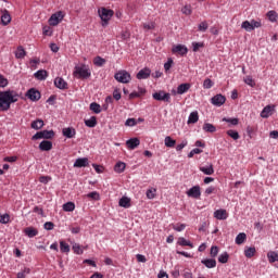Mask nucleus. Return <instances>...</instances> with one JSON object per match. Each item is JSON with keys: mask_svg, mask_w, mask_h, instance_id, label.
Wrapping results in <instances>:
<instances>
[{"mask_svg": "<svg viewBox=\"0 0 278 278\" xmlns=\"http://www.w3.org/2000/svg\"><path fill=\"white\" fill-rule=\"evenodd\" d=\"M21 96L14 90L0 91V112H8L12 103H16Z\"/></svg>", "mask_w": 278, "mask_h": 278, "instance_id": "obj_1", "label": "nucleus"}, {"mask_svg": "<svg viewBox=\"0 0 278 278\" xmlns=\"http://www.w3.org/2000/svg\"><path fill=\"white\" fill-rule=\"evenodd\" d=\"M73 75L76 77V79H89V77L92 75V72L88 65L81 64L75 66Z\"/></svg>", "mask_w": 278, "mask_h": 278, "instance_id": "obj_2", "label": "nucleus"}, {"mask_svg": "<svg viewBox=\"0 0 278 278\" xmlns=\"http://www.w3.org/2000/svg\"><path fill=\"white\" fill-rule=\"evenodd\" d=\"M262 27V21H244L241 24V29H244L245 31H253L254 29H260Z\"/></svg>", "mask_w": 278, "mask_h": 278, "instance_id": "obj_3", "label": "nucleus"}, {"mask_svg": "<svg viewBox=\"0 0 278 278\" xmlns=\"http://www.w3.org/2000/svg\"><path fill=\"white\" fill-rule=\"evenodd\" d=\"M55 137V132L53 130H41L36 132L33 137L31 140H52V138Z\"/></svg>", "mask_w": 278, "mask_h": 278, "instance_id": "obj_4", "label": "nucleus"}, {"mask_svg": "<svg viewBox=\"0 0 278 278\" xmlns=\"http://www.w3.org/2000/svg\"><path fill=\"white\" fill-rule=\"evenodd\" d=\"M114 78L119 84H129V81H131V74H129L125 70H121L117 73H115Z\"/></svg>", "mask_w": 278, "mask_h": 278, "instance_id": "obj_5", "label": "nucleus"}, {"mask_svg": "<svg viewBox=\"0 0 278 278\" xmlns=\"http://www.w3.org/2000/svg\"><path fill=\"white\" fill-rule=\"evenodd\" d=\"M152 98L155 101H164L165 103H170V93H166L165 91L161 90L159 92H154Z\"/></svg>", "mask_w": 278, "mask_h": 278, "instance_id": "obj_6", "label": "nucleus"}, {"mask_svg": "<svg viewBox=\"0 0 278 278\" xmlns=\"http://www.w3.org/2000/svg\"><path fill=\"white\" fill-rule=\"evenodd\" d=\"M99 16L101 18V21H103V23H108V21H110V18H112V16H114V11L110 10V9H105L102 8L99 10Z\"/></svg>", "mask_w": 278, "mask_h": 278, "instance_id": "obj_7", "label": "nucleus"}, {"mask_svg": "<svg viewBox=\"0 0 278 278\" xmlns=\"http://www.w3.org/2000/svg\"><path fill=\"white\" fill-rule=\"evenodd\" d=\"M62 18H64V14H62V11H59L50 16L49 25L55 27L60 25V21H62Z\"/></svg>", "mask_w": 278, "mask_h": 278, "instance_id": "obj_8", "label": "nucleus"}, {"mask_svg": "<svg viewBox=\"0 0 278 278\" xmlns=\"http://www.w3.org/2000/svg\"><path fill=\"white\" fill-rule=\"evenodd\" d=\"M26 97L27 99H29L30 101H40V91L31 88L26 92Z\"/></svg>", "mask_w": 278, "mask_h": 278, "instance_id": "obj_9", "label": "nucleus"}, {"mask_svg": "<svg viewBox=\"0 0 278 278\" xmlns=\"http://www.w3.org/2000/svg\"><path fill=\"white\" fill-rule=\"evenodd\" d=\"M187 197H191V199H199L201 197V187L194 186L187 191Z\"/></svg>", "mask_w": 278, "mask_h": 278, "instance_id": "obj_10", "label": "nucleus"}, {"mask_svg": "<svg viewBox=\"0 0 278 278\" xmlns=\"http://www.w3.org/2000/svg\"><path fill=\"white\" fill-rule=\"evenodd\" d=\"M226 101H227V98H225V96L223 94H216L211 100L213 105H216L217 108H220V105H224Z\"/></svg>", "mask_w": 278, "mask_h": 278, "instance_id": "obj_11", "label": "nucleus"}, {"mask_svg": "<svg viewBox=\"0 0 278 278\" xmlns=\"http://www.w3.org/2000/svg\"><path fill=\"white\" fill-rule=\"evenodd\" d=\"M214 217L217 218V220H227L229 213H227V210L219 208L214 212Z\"/></svg>", "mask_w": 278, "mask_h": 278, "instance_id": "obj_12", "label": "nucleus"}, {"mask_svg": "<svg viewBox=\"0 0 278 278\" xmlns=\"http://www.w3.org/2000/svg\"><path fill=\"white\" fill-rule=\"evenodd\" d=\"M54 86L60 90H68V83H66L62 77H56L54 79Z\"/></svg>", "mask_w": 278, "mask_h": 278, "instance_id": "obj_13", "label": "nucleus"}, {"mask_svg": "<svg viewBox=\"0 0 278 278\" xmlns=\"http://www.w3.org/2000/svg\"><path fill=\"white\" fill-rule=\"evenodd\" d=\"M126 147L130 151H134V149H138L140 147V139L138 138H130L126 141Z\"/></svg>", "mask_w": 278, "mask_h": 278, "instance_id": "obj_14", "label": "nucleus"}, {"mask_svg": "<svg viewBox=\"0 0 278 278\" xmlns=\"http://www.w3.org/2000/svg\"><path fill=\"white\" fill-rule=\"evenodd\" d=\"M173 53H178V55H187L188 54V48L184 45H177L174 46L172 49Z\"/></svg>", "mask_w": 278, "mask_h": 278, "instance_id": "obj_15", "label": "nucleus"}, {"mask_svg": "<svg viewBox=\"0 0 278 278\" xmlns=\"http://www.w3.org/2000/svg\"><path fill=\"white\" fill-rule=\"evenodd\" d=\"M273 112H275L274 105L265 106L261 112V118H268L269 116H273Z\"/></svg>", "mask_w": 278, "mask_h": 278, "instance_id": "obj_16", "label": "nucleus"}, {"mask_svg": "<svg viewBox=\"0 0 278 278\" xmlns=\"http://www.w3.org/2000/svg\"><path fill=\"white\" fill-rule=\"evenodd\" d=\"M151 77V70L149 67H144L139 71L137 74V79H149Z\"/></svg>", "mask_w": 278, "mask_h": 278, "instance_id": "obj_17", "label": "nucleus"}, {"mask_svg": "<svg viewBox=\"0 0 278 278\" xmlns=\"http://www.w3.org/2000/svg\"><path fill=\"white\" fill-rule=\"evenodd\" d=\"M86 166H88L87 157L77 159L74 163V168H86Z\"/></svg>", "mask_w": 278, "mask_h": 278, "instance_id": "obj_18", "label": "nucleus"}, {"mask_svg": "<svg viewBox=\"0 0 278 278\" xmlns=\"http://www.w3.org/2000/svg\"><path fill=\"white\" fill-rule=\"evenodd\" d=\"M39 149L40 151H51V149H53V142L49 140H43L40 142Z\"/></svg>", "mask_w": 278, "mask_h": 278, "instance_id": "obj_19", "label": "nucleus"}, {"mask_svg": "<svg viewBox=\"0 0 278 278\" xmlns=\"http://www.w3.org/2000/svg\"><path fill=\"white\" fill-rule=\"evenodd\" d=\"M24 233L25 236H27L28 238H36V236H38V229L34 228V227H26L24 229Z\"/></svg>", "mask_w": 278, "mask_h": 278, "instance_id": "obj_20", "label": "nucleus"}, {"mask_svg": "<svg viewBox=\"0 0 278 278\" xmlns=\"http://www.w3.org/2000/svg\"><path fill=\"white\" fill-rule=\"evenodd\" d=\"M190 88H191V85L188 83L180 84L177 87V94H186V92H188V90H190Z\"/></svg>", "mask_w": 278, "mask_h": 278, "instance_id": "obj_21", "label": "nucleus"}, {"mask_svg": "<svg viewBox=\"0 0 278 278\" xmlns=\"http://www.w3.org/2000/svg\"><path fill=\"white\" fill-rule=\"evenodd\" d=\"M62 134L65 138H75V135L77 134L75 128H63Z\"/></svg>", "mask_w": 278, "mask_h": 278, "instance_id": "obj_22", "label": "nucleus"}, {"mask_svg": "<svg viewBox=\"0 0 278 278\" xmlns=\"http://www.w3.org/2000/svg\"><path fill=\"white\" fill-rule=\"evenodd\" d=\"M177 244H179V247H189L190 249H194V244L189 240H186L184 237L178 238Z\"/></svg>", "mask_w": 278, "mask_h": 278, "instance_id": "obj_23", "label": "nucleus"}, {"mask_svg": "<svg viewBox=\"0 0 278 278\" xmlns=\"http://www.w3.org/2000/svg\"><path fill=\"white\" fill-rule=\"evenodd\" d=\"M194 123H199V112H191L188 118V125H194Z\"/></svg>", "mask_w": 278, "mask_h": 278, "instance_id": "obj_24", "label": "nucleus"}, {"mask_svg": "<svg viewBox=\"0 0 278 278\" xmlns=\"http://www.w3.org/2000/svg\"><path fill=\"white\" fill-rule=\"evenodd\" d=\"M48 73L45 70H39L35 73V78L39 79L40 81H43V79H47Z\"/></svg>", "mask_w": 278, "mask_h": 278, "instance_id": "obj_25", "label": "nucleus"}, {"mask_svg": "<svg viewBox=\"0 0 278 278\" xmlns=\"http://www.w3.org/2000/svg\"><path fill=\"white\" fill-rule=\"evenodd\" d=\"M25 55H27V52L25 51V49H23V46L17 47L15 51V58H17V60H23Z\"/></svg>", "mask_w": 278, "mask_h": 278, "instance_id": "obj_26", "label": "nucleus"}, {"mask_svg": "<svg viewBox=\"0 0 278 278\" xmlns=\"http://www.w3.org/2000/svg\"><path fill=\"white\" fill-rule=\"evenodd\" d=\"M199 169L204 175H212L214 173V165L210 164L208 166H201Z\"/></svg>", "mask_w": 278, "mask_h": 278, "instance_id": "obj_27", "label": "nucleus"}, {"mask_svg": "<svg viewBox=\"0 0 278 278\" xmlns=\"http://www.w3.org/2000/svg\"><path fill=\"white\" fill-rule=\"evenodd\" d=\"M267 258L269 264H275V262H278V253L275 251H270L267 253Z\"/></svg>", "mask_w": 278, "mask_h": 278, "instance_id": "obj_28", "label": "nucleus"}, {"mask_svg": "<svg viewBox=\"0 0 278 278\" xmlns=\"http://www.w3.org/2000/svg\"><path fill=\"white\" fill-rule=\"evenodd\" d=\"M202 264H204L206 268H216V260L214 258L202 260Z\"/></svg>", "mask_w": 278, "mask_h": 278, "instance_id": "obj_29", "label": "nucleus"}, {"mask_svg": "<svg viewBox=\"0 0 278 278\" xmlns=\"http://www.w3.org/2000/svg\"><path fill=\"white\" fill-rule=\"evenodd\" d=\"M119 206L125 208L131 207V200L127 197H123L119 200Z\"/></svg>", "mask_w": 278, "mask_h": 278, "instance_id": "obj_30", "label": "nucleus"}, {"mask_svg": "<svg viewBox=\"0 0 278 278\" xmlns=\"http://www.w3.org/2000/svg\"><path fill=\"white\" fill-rule=\"evenodd\" d=\"M11 21H12V16L8 11H5L1 16L2 25H10Z\"/></svg>", "mask_w": 278, "mask_h": 278, "instance_id": "obj_31", "label": "nucleus"}, {"mask_svg": "<svg viewBox=\"0 0 278 278\" xmlns=\"http://www.w3.org/2000/svg\"><path fill=\"white\" fill-rule=\"evenodd\" d=\"M31 129H42L45 127V122L42 119H37L31 122L30 124Z\"/></svg>", "mask_w": 278, "mask_h": 278, "instance_id": "obj_32", "label": "nucleus"}, {"mask_svg": "<svg viewBox=\"0 0 278 278\" xmlns=\"http://www.w3.org/2000/svg\"><path fill=\"white\" fill-rule=\"evenodd\" d=\"M267 18L270 21V23H277L278 14L277 11H269L267 12Z\"/></svg>", "mask_w": 278, "mask_h": 278, "instance_id": "obj_33", "label": "nucleus"}, {"mask_svg": "<svg viewBox=\"0 0 278 278\" xmlns=\"http://www.w3.org/2000/svg\"><path fill=\"white\" fill-rule=\"evenodd\" d=\"M126 166H127V165H126L125 163H123V162H117V163L115 164L114 170H115V173H125Z\"/></svg>", "mask_w": 278, "mask_h": 278, "instance_id": "obj_34", "label": "nucleus"}, {"mask_svg": "<svg viewBox=\"0 0 278 278\" xmlns=\"http://www.w3.org/2000/svg\"><path fill=\"white\" fill-rule=\"evenodd\" d=\"M236 244H244V242L247 241V233L241 232L236 237Z\"/></svg>", "mask_w": 278, "mask_h": 278, "instance_id": "obj_35", "label": "nucleus"}, {"mask_svg": "<svg viewBox=\"0 0 278 278\" xmlns=\"http://www.w3.org/2000/svg\"><path fill=\"white\" fill-rule=\"evenodd\" d=\"M203 130L207 131L208 134H214L216 131V126H214L213 124H210V123H205L203 125Z\"/></svg>", "mask_w": 278, "mask_h": 278, "instance_id": "obj_36", "label": "nucleus"}, {"mask_svg": "<svg viewBox=\"0 0 278 278\" xmlns=\"http://www.w3.org/2000/svg\"><path fill=\"white\" fill-rule=\"evenodd\" d=\"M61 253H71V245L65 241H60Z\"/></svg>", "mask_w": 278, "mask_h": 278, "instance_id": "obj_37", "label": "nucleus"}, {"mask_svg": "<svg viewBox=\"0 0 278 278\" xmlns=\"http://www.w3.org/2000/svg\"><path fill=\"white\" fill-rule=\"evenodd\" d=\"M90 110L91 112H93L94 114H101V104L93 102L90 104Z\"/></svg>", "mask_w": 278, "mask_h": 278, "instance_id": "obj_38", "label": "nucleus"}, {"mask_svg": "<svg viewBox=\"0 0 278 278\" xmlns=\"http://www.w3.org/2000/svg\"><path fill=\"white\" fill-rule=\"evenodd\" d=\"M85 125H86V127H91V128L97 127V117L92 116L89 119H86Z\"/></svg>", "mask_w": 278, "mask_h": 278, "instance_id": "obj_39", "label": "nucleus"}, {"mask_svg": "<svg viewBox=\"0 0 278 278\" xmlns=\"http://www.w3.org/2000/svg\"><path fill=\"white\" fill-rule=\"evenodd\" d=\"M63 211L64 212H75V203L66 202L65 204H63Z\"/></svg>", "mask_w": 278, "mask_h": 278, "instance_id": "obj_40", "label": "nucleus"}, {"mask_svg": "<svg viewBox=\"0 0 278 278\" xmlns=\"http://www.w3.org/2000/svg\"><path fill=\"white\" fill-rule=\"evenodd\" d=\"M255 253H256L255 248H247V249L244 250V255H245V257H248L249 260H251V257H253V256L255 255Z\"/></svg>", "mask_w": 278, "mask_h": 278, "instance_id": "obj_41", "label": "nucleus"}, {"mask_svg": "<svg viewBox=\"0 0 278 278\" xmlns=\"http://www.w3.org/2000/svg\"><path fill=\"white\" fill-rule=\"evenodd\" d=\"M175 144H177V141L175 139H172L169 136L165 137V147L173 149Z\"/></svg>", "mask_w": 278, "mask_h": 278, "instance_id": "obj_42", "label": "nucleus"}, {"mask_svg": "<svg viewBox=\"0 0 278 278\" xmlns=\"http://www.w3.org/2000/svg\"><path fill=\"white\" fill-rule=\"evenodd\" d=\"M72 250L76 255H84V250L81 249V245H79V243H74Z\"/></svg>", "mask_w": 278, "mask_h": 278, "instance_id": "obj_43", "label": "nucleus"}, {"mask_svg": "<svg viewBox=\"0 0 278 278\" xmlns=\"http://www.w3.org/2000/svg\"><path fill=\"white\" fill-rule=\"evenodd\" d=\"M219 264H227L229 262V254L227 252H224L218 256Z\"/></svg>", "mask_w": 278, "mask_h": 278, "instance_id": "obj_44", "label": "nucleus"}, {"mask_svg": "<svg viewBox=\"0 0 278 278\" xmlns=\"http://www.w3.org/2000/svg\"><path fill=\"white\" fill-rule=\"evenodd\" d=\"M227 136L232 138V140H240V134H238L236 130H227Z\"/></svg>", "mask_w": 278, "mask_h": 278, "instance_id": "obj_45", "label": "nucleus"}, {"mask_svg": "<svg viewBox=\"0 0 278 278\" xmlns=\"http://www.w3.org/2000/svg\"><path fill=\"white\" fill-rule=\"evenodd\" d=\"M243 81L244 84H247V86H250L251 88H255V80H253V77L245 76Z\"/></svg>", "mask_w": 278, "mask_h": 278, "instance_id": "obj_46", "label": "nucleus"}, {"mask_svg": "<svg viewBox=\"0 0 278 278\" xmlns=\"http://www.w3.org/2000/svg\"><path fill=\"white\" fill-rule=\"evenodd\" d=\"M93 64H94V66H103L105 64V59H103L101 56H96L93 59Z\"/></svg>", "mask_w": 278, "mask_h": 278, "instance_id": "obj_47", "label": "nucleus"}, {"mask_svg": "<svg viewBox=\"0 0 278 278\" xmlns=\"http://www.w3.org/2000/svg\"><path fill=\"white\" fill-rule=\"evenodd\" d=\"M156 192H157V189L155 188L148 189L146 193L147 199H155Z\"/></svg>", "mask_w": 278, "mask_h": 278, "instance_id": "obj_48", "label": "nucleus"}, {"mask_svg": "<svg viewBox=\"0 0 278 278\" xmlns=\"http://www.w3.org/2000/svg\"><path fill=\"white\" fill-rule=\"evenodd\" d=\"M29 273H31V269H29V267H25L22 271L17 274V278H26Z\"/></svg>", "mask_w": 278, "mask_h": 278, "instance_id": "obj_49", "label": "nucleus"}, {"mask_svg": "<svg viewBox=\"0 0 278 278\" xmlns=\"http://www.w3.org/2000/svg\"><path fill=\"white\" fill-rule=\"evenodd\" d=\"M0 223L1 225H8V223H10V214L5 213L0 215Z\"/></svg>", "mask_w": 278, "mask_h": 278, "instance_id": "obj_50", "label": "nucleus"}, {"mask_svg": "<svg viewBox=\"0 0 278 278\" xmlns=\"http://www.w3.org/2000/svg\"><path fill=\"white\" fill-rule=\"evenodd\" d=\"M193 52L197 53L200 49H203L205 47V43L203 42H192Z\"/></svg>", "mask_w": 278, "mask_h": 278, "instance_id": "obj_51", "label": "nucleus"}, {"mask_svg": "<svg viewBox=\"0 0 278 278\" xmlns=\"http://www.w3.org/2000/svg\"><path fill=\"white\" fill-rule=\"evenodd\" d=\"M223 122H224V123H230V125L236 126V125H238V124L240 123V119H238V118H227V117H224V118H223Z\"/></svg>", "mask_w": 278, "mask_h": 278, "instance_id": "obj_52", "label": "nucleus"}, {"mask_svg": "<svg viewBox=\"0 0 278 278\" xmlns=\"http://www.w3.org/2000/svg\"><path fill=\"white\" fill-rule=\"evenodd\" d=\"M87 199H92L93 201H99V199H100L99 192L92 191V192L88 193Z\"/></svg>", "mask_w": 278, "mask_h": 278, "instance_id": "obj_53", "label": "nucleus"}, {"mask_svg": "<svg viewBox=\"0 0 278 278\" xmlns=\"http://www.w3.org/2000/svg\"><path fill=\"white\" fill-rule=\"evenodd\" d=\"M182 14H186V16H190V14H192V7L190 5H185L181 9Z\"/></svg>", "mask_w": 278, "mask_h": 278, "instance_id": "obj_54", "label": "nucleus"}, {"mask_svg": "<svg viewBox=\"0 0 278 278\" xmlns=\"http://www.w3.org/2000/svg\"><path fill=\"white\" fill-rule=\"evenodd\" d=\"M212 86H214V83L212 81V79L206 78L203 83V88H205L206 90H210V88H212Z\"/></svg>", "mask_w": 278, "mask_h": 278, "instance_id": "obj_55", "label": "nucleus"}, {"mask_svg": "<svg viewBox=\"0 0 278 278\" xmlns=\"http://www.w3.org/2000/svg\"><path fill=\"white\" fill-rule=\"evenodd\" d=\"M173 68V59H168V61L164 64L165 73H168Z\"/></svg>", "mask_w": 278, "mask_h": 278, "instance_id": "obj_56", "label": "nucleus"}, {"mask_svg": "<svg viewBox=\"0 0 278 278\" xmlns=\"http://www.w3.org/2000/svg\"><path fill=\"white\" fill-rule=\"evenodd\" d=\"M55 227V224H53V222H47L45 223L43 225V228L47 230V231H52V229Z\"/></svg>", "mask_w": 278, "mask_h": 278, "instance_id": "obj_57", "label": "nucleus"}, {"mask_svg": "<svg viewBox=\"0 0 278 278\" xmlns=\"http://www.w3.org/2000/svg\"><path fill=\"white\" fill-rule=\"evenodd\" d=\"M207 22H201L198 26L199 31H207Z\"/></svg>", "mask_w": 278, "mask_h": 278, "instance_id": "obj_58", "label": "nucleus"}, {"mask_svg": "<svg viewBox=\"0 0 278 278\" xmlns=\"http://www.w3.org/2000/svg\"><path fill=\"white\" fill-rule=\"evenodd\" d=\"M173 229L175 231H184V229H186V224H176L173 226Z\"/></svg>", "mask_w": 278, "mask_h": 278, "instance_id": "obj_59", "label": "nucleus"}, {"mask_svg": "<svg viewBox=\"0 0 278 278\" xmlns=\"http://www.w3.org/2000/svg\"><path fill=\"white\" fill-rule=\"evenodd\" d=\"M210 255H211V257H216V256L218 255V247L213 245V247L211 248Z\"/></svg>", "mask_w": 278, "mask_h": 278, "instance_id": "obj_60", "label": "nucleus"}, {"mask_svg": "<svg viewBox=\"0 0 278 278\" xmlns=\"http://www.w3.org/2000/svg\"><path fill=\"white\" fill-rule=\"evenodd\" d=\"M214 192H216V187H208L206 188V190L204 191V194L206 197H210V194H214Z\"/></svg>", "mask_w": 278, "mask_h": 278, "instance_id": "obj_61", "label": "nucleus"}, {"mask_svg": "<svg viewBox=\"0 0 278 278\" xmlns=\"http://www.w3.org/2000/svg\"><path fill=\"white\" fill-rule=\"evenodd\" d=\"M125 125H126V127H135V125H136V118H128V119L125 122Z\"/></svg>", "mask_w": 278, "mask_h": 278, "instance_id": "obj_62", "label": "nucleus"}, {"mask_svg": "<svg viewBox=\"0 0 278 278\" xmlns=\"http://www.w3.org/2000/svg\"><path fill=\"white\" fill-rule=\"evenodd\" d=\"M8 86V80L7 78L0 74V88H5Z\"/></svg>", "mask_w": 278, "mask_h": 278, "instance_id": "obj_63", "label": "nucleus"}, {"mask_svg": "<svg viewBox=\"0 0 278 278\" xmlns=\"http://www.w3.org/2000/svg\"><path fill=\"white\" fill-rule=\"evenodd\" d=\"M39 181H40V184H48V182L51 181V177H49V176H40L39 177Z\"/></svg>", "mask_w": 278, "mask_h": 278, "instance_id": "obj_64", "label": "nucleus"}]
</instances>
